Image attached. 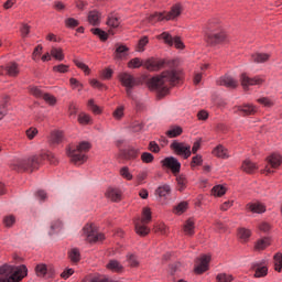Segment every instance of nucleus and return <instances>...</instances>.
<instances>
[{
  "mask_svg": "<svg viewBox=\"0 0 282 282\" xmlns=\"http://www.w3.org/2000/svg\"><path fill=\"white\" fill-rule=\"evenodd\" d=\"M182 82V73L180 70H165L160 76L152 77L148 85L152 91H156L159 96H166L169 89Z\"/></svg>",
  "mask_w": 282,
  "mask_h": 282,
  "instance_id": "nucleus-1",
  "label": "nucleus"
},
{
  "mask_svg": "<svg viewBox=\"0 0 282 282\" xmlns=\"http://www.w3.org/2000/svg\"><path fill=\"white\" fill-rule=\"evenodd\" d=\"M25 276H28L25 264L0 267V282H22Z\"/></svg>",
  "mask_w": 282,
  "mask_h": 282,
  "instance_id": "nucleus-2",
  "label": "nucleus"
},
{
  "mask_svg": "<svg viewBox=\"0 0 282 282\" xmlns=\"http://www.w3.org/2000/svg\"><path fill=\"white\" fill-rule=\"evenodd\" d=\"M41 162H43V155L41 154L28 159H17L12 164V169L19 172L33 173L41 166Z\"/></svg>",
  "mask_w": 282,
  "mask_h": 282,
  "instance_id": "nucleus-3",
  "label": "nucleus"
},
{
  "mask_svg": "<svg viewBox=\"0 0 282 282\" xmlns=\"http://www.w3.org/2000/svg\"><path fill=\"white\" fill-rule=\"evenodd\" d=\"M89 149H91V144L87 141H83L76 149L69 148L67 150V155L74 164H85V162H87V154L85 153H87Z\"/></svg>",
  "mask_w": 282,
  "mask_h": 282,
  "instance_id": "nucleus-4",
  "label": "nucleus"
},
{
  "mask_svg": "<svg viewBox=\"0 0 282 282\" xmlns=\"http://www.w3.org/2000/svg\"><path fill=\"white\" fill-rule=\"evenodd\" d=\"M151 208L144 207L142 212V217L134 220V228L137 235H140V237H147V235L151 232V229L147 227V224L151 223Z\"/></svg>",
  "mask_w": 282,
  "mask_h": 282,
  "instance_id": "nucleus-5",
  "label": "nucleus"
},
{
  "mask_svg": "<svg viewBox=\"0 0 282 282\" xmlns=\"http://www.w3.org/2000/svg\"><path fill=\"white\" fill-rule=\"evenodd\" d=\"M82 237H84L85 241H88V243H98V241H105V234L98 232V229H96L94 224H87L82 229Z\"/></svg>",
  "mask_w": 282,
  "mask_h": 282,
  "instance_id": "nucleus-6",
  "label": "nucleus"
},
{
  "mask_svg": "<svg viewBox=\"0 0 282 282\" xmlns=\"http://www.w3.org/2000/svg\"><path fill=\"white\" fill-rule=\"evenodd\" d=\"M268 165L264 167L262 173L264 175H270L274 173L273 169H279L282 164V156L280 154L273 153L267 159Z\"/></svg>",
  "mask_w": 282,
  "mask_h": 282,
  "instance_id": "nucleus-7",
  "label": "nucleus"
},
{
  "mask_svg": "<svg viewBox=\"0 0 282 282\" xmlns=\"http://www.w3.org/2000/svg\"><path fill=\"white\" fill-rule=\"evenodd\" d=\"M156 39H159V41H164V43L166 45H170V47H172V45H175L176 50H184V42H182L178 36H171L169 32L161 33L156 36Z\"/></svg>",
  "mask_w": 282,
  "mask_h": 282,
  "instance_id": "nucleus-8",
  "label": "nucleus"
},
{
  "mask_svg": "<svg viewBox=\"0 0 282 282\" xmlns=\"http://www.w3.org/2000/svg\"><path fill=\"white\" fill-rule=\"evenodd\" d=\"M162 166L165 169H170L172 171L173 175H177L182 169V163L177 161L174 156H167L164 160L161 161Z\"/></svg>",
  "mask_w": 282,
  "mask_h": 282,
  "instance_id": "nucleus-9",
  "label": "nucleus"
},
{
  "mask_svg": "<svg viewBox=\"0 0 282 282\" xmlns=\"http://www.w3.org/2000/svg\"><path fill=\"white\" fill-rule=\"evenodd\" d=\"M171 149L175 152L176 155H182L185 160H188V156L192 153L189 144L181 143L177 141H174L171 144Z\"/></svg>",
  "mask_w": 282,
  "mask_h": 282,
  "instance_id": "nucleus-10",
  "label": "nucleus"
},
{
  "mask_svg": "<svg viewBox=\"0 0 282 282\" xmlns=\"http://www.w3.org/2000/svg\"><path fill=\"white\" fill-rule=\"evenodd\" d=\"M240 83L243 89H248V87H252L254 85H263V83H265V79L261 76H256L251 78L246 74H241Z\"/></svg>",
  "mask_w": 282,
  "mask_h": 282,
  "instance_id": "nucleus-11",
  "label": "nucleus"
},
{
  "mask_svg": "<svg viewBox=\"0 0 282 282\" xmlns=\"http://www.w3.org/2000/svg\"><path fill=\"white\" fill-rule=\"evenodd\" d=\"M208 263H210V256L203 254L200 258H198L194 268L196 274H204V272L208 270Z\"/></svg>",
  "mask_w": 282,
  "mask_h": 282,
  "instance_id": "nucleus-12",
  "label": "nucleus"
},
{
  "mask_svg": "<svg viewBox=\"0 0 282 282\" xmlns=\"http://www.w3.org/2000/svg\"><path fill=\"white\" fill-rule=\"evenodd\" d=\"M234 113H239L240 116H254L257 113V108L253 105L245 104L242 106L234 107Z\"/></svg>",
  "mask_w": 282,
  "mask_h": 282,
  "instance_id": "nucleus-13",
  "label": "nucleus"
},
{
  "mask_svg": "<svg viewBox=\"0 0 282 282\" xmlns=\"http://www.w3.org/2000/svg\"><path fill=\"white\" fill-rule=\"evenodd\" d=\"M206 41L209 45H219V43H224V41H226V33H208Z\"/></svg>",
  "mask_w": 282,
  "mask_h": 282,
  "instance_id": "nucleus-14",
  "label": "nucleus"
},
{
  "mask_svg": "<svg viewBox=\"0 0 282 282\" xmlns=\"http://www.w3.org/2000/svg\"><path fill=\"white\" fill-rule=\"evenodd\" d=\"M217 85H220L223 87H229V89H235L239 86V82L237 79H234L232 76H223L217 80Z\"/></svg>",
  "mask_w": 282,
  "mask_h": 282,
  "instance_id": "nucleus-15",
  "label": "nucleus"
},
{
  "mask_svg": "<svg viewBox=\"0 0 282 282\" xmlns=\"http://www.w3.org/2000/svg\"><path fill=\"white\" fill-rule=\"evenodd\" d=\"M163 13H164L165 21H173V20L177 19V17H180V14H182V4H174L171 8V11L163 12Z\"/></svg>",
  "mask_w": 282,
  "mask_h": 282,
  "instance_id": "nucleus-16",
  "label": "nucleus"
},
{
  "mask_svg": "<svg viewBox=\"0 0 282 282\" xmlns=\"http://www.w3.org/2000/svg\"><path fill=\"white\" fill-rule=\"evenodd\" d=\"M143 67H145V69H149V72H159V69H162V67H164V62L158 59H148L143 64Z\"/></svg>",
  "mask_w": 282,
  "mask_h": 282,
  "instance_id": "nucleus-17",
  "label": "nucleus"
},
{
  "mask_svg": "<svg viewBox=\"0 0 282 282\" xmlns=\"http://www.w3.org/2000/svg\"><path fill=\"white\" fill-rule=\"evenodd\" d=\"M119 80L123 87H135V78L129 73L119 74Z\"/></svg>",
  "mask_w": 282,
  "mask_h": 282,
  "instance_id": "nucleus-18",
  "label": "nucleus"
},
{
  "mask_svg": "<svg viewBox=\"0 0 282 282\" xmlns=\"http://www.w3.org/2000/svg\"><path fill=\"white\" fill-rule=\"evenodd\" d=\"M183 231L187 237H193V235H195V219H187L183 225Z\"/></svg>",
  "mask_w": 282,
  "mask_h": 282,
  "instance_id": "nucleus-19",
  "label": "nucleus"
},
{
  "mask_svg": "<svg viewBox=\"0 0 282 282\" xmlns=\"http://www.w3.org/2000/svg\"><path fill=\"white\" fill-rule=\"evenodd\" d=\"M106 197L111 202H120L122 199V193L118 188H109L106 193Z\"/></svg>",
  "mask_w": 282,
  "mask_h": 282,
  "instance_id": "nucleus-20",
  "label": "nucleus"
},
{
  "mask_svg": "<svg viewBox=\"0 0 282 282\" xmlns=\"http://www.w3.org/2000/svg\"><path fill=\"white\" fill-rule=\"evenodd\" d=\"M247 208L250 209L251 213H257L258 215L265 213V205L262 203H249Z\"/></svg>",
  "mask_w": 282,
  "mask_h": 282,
  "instance_id": "nucleus-21",
  "label": "nucleus"
},
{
  "mask_svg": "<svg viewBox=\"0 0 282 282\" xmlns=\"http://www.w3.org/2000/svg\"><path fill=\"white\" fill-rule=\"evenodd\" d=\"M270 59V54L268 53H254L251 55V61L253 63H265Z\"/></svg>",
  "mask_w": 282,
  "mask_h": 282,
  "instance_id": "nucleus-22",
  "label": "nucleus"
},
{
  "mask_svg": "<svg viewBox=\"0 0 282 282\" xmlns=\"http://www.w3.org/2000/svg\"><path fill=\"white\" fill-rule=\"evenodd\" d=\"M35 272L37 276H45V274H50V276H52L54 274V271L47 269V265L45 264H37L35 268Z\"/></svg>",
  "mask_w": 282,
  "mask_h": 282,
  "instance_id": "nucleus-23",
  "label": "nucleus"
},
{
  "mask_svg": "<svg viewBox=\"0 0 282 282\" xmlns=\"http://www.w3.org/2000/svg\"><path fill=\"white\" fill-rule=\"evenodd\" d=\"M108 28H111L112 30H116V28L120 26V18L116 14H110L107 20Z\"/></svg>",
  "mask_w": 282,
  "mask_h": 282,
  "instance_id": "nucleus-24",
  "label": "nucleus"
},
{
  "mask_svg": "<svg viewBox=\"0 0 282 282\" xmlns=\"http://www.w3.org/2000/svg\"><path fill=\"white\" fill-rule=\"evenodd\" d=\"M7 76H11V77L19 76V64L9 63L7 65Z\"/></svg>",
  "mask_w": 282,
  "mask_h": 282,
  "instance_id": "nucleus-25",
  "label": "nucleus"
},
{
  "mask_svg": "<svg viewBox=\"0 0 282 282\" xmlns=\"http://www.w3.org/2000/svg\"><path fill=\"white\" fill-rule=\"evenodd\" d=\"M213 154L216 155V158H223V160H226L228 158V150L224 148V145H218L213 151Z\"/></svg>",
  "mask_w": 282,
  "mask_h": 282,
  "instance_id": "nucleus-26",
  "label": "nucleus"
},
{
  "mask_svg": "<svg viewBox=\"0 0 282 282\" xmlns=\"http://www.w3.org/2000/svg\"><path fill=\"white\" fill-rule=\"evenodd\" d=\"M241 169L245 171V173H254L257 170V164L252 163L250 160H246L243 161Z\"/></svg>",
  "mask_w": 282,
  "mask_h": 282,
  "instance_id": "nucleus-27",
  "label": "nucleus"
},
{
  "mask_svg": "<svg viewBox=\"0 0 282 282\" xmlns=\"http://www.w3.org/2000/svg\"><path fill=\"white\" fill-rule=\"evenodd\" d=\"M68 259H70L72 263H78V261H80V250H78V248L70 249Z\"/></svg>",
  "mask_w": 282,
  "mask_h": 282,
  "instance_id": "nucleus-28",
  "label": "nucleus"
},
{
  "mask_svg": "<svg viewBox=\"0 0 282 282\" xmlns=\"http://www.w3.org/2000/svg\"><path fill=\"white\" fill-rule=\"evenodd\" d=\"M155 193L159 197H166L167 195H171V185H161L156 188Z\"/></svg>",
  "mask_w": 282,
  "mask_h": 282,
  "instance_id": "nucleus-29",
  "label": "nucleus"
},
{
  "mask_svg": "<svg viewBox=\"0 0 282 282\" xmlns=\"http://www.w3.org/2000/svg\"><path fill=\"white\" fill-rule=\"evenodd\" d=\"M106 268L111 270V272H122V264H120V262L117 260H110Z\"/></svg>",
  "mask_w": 282,
  "mask_h": 282,
  "instance_id": "nucleus-30",
  "label": "nucleus"
},
{
  "mask_svg": "<svg viewBox=\"0 0 282 282\" xmlns=\"http://www.w3.org/2000/svg\"><path fill=\"white\" fill-rule=\"evenodd\" d=\"M88 22L90 25H98V23H100V13H98V11H90L88 14Z\"/></svg>",
  "mask_w": 282,
  "mask_h": 282,
  "instance_id": "nucleus-31",
  "label": "nucleus"
},
{
  "mask_svg": "<svg viewBox=\"0 0 282 282\" xmlns=\"http://www.w3.org/2000/svg\"><path fill=\"white\" fill-rule=\"evenodd\" d=\"M51 56L56 61H65V55L63 54V48L52 47Z\"/></svg>",
  "mask_w": 282,
  "mask_h": 282,
  "instance_id": "nucleus-32",
  "label": "nucleus"
},
{
  "mask_svg": "<svg viewBox=\"0 0 282 282\" xmlns=\"http://www.w3.org/2000/svg\"><path fill=\"white\" fill-rule=\"evenodd\" d=\"M2 224L6 228H12L17 224V218L13 215L4 216Z\"/></svg>",
  "mask_w": 282,
  "mask_h": 282,
  "instance_id": "nucleus-33",
  "label": "nucleus"
},
{
  "mask_svg": "<svg viewBox=\"0 0 282 282\" xmlns=\"http://www.w3.org/2000/svg\"><path fill=\"white\" fill-rule=\"evenodd\" d=\"M182 127L176 126L172 127L170 130L166 131L167 138H177V135H182Z\"/></svg>",
  "mask_w": 282,
  "mask_h": 282,
  "instance_id": "nucleus-34",
  "label": "nucleus"
},
{
  "mask_svg": "<svg viewBox=\"0 0 282 282\" xmlns=\"http://www.w3.org/2000/svg\"><path fill=\"white\" fill-rule=\"evenodd\" d=\"M176 182H177V191L182 193V191L186 188V184H188L186 176L184 175L176 176Z\"/></svg>",
  "mask_w": 282,
  "mask_h": 282,
  "instance_id": "nucleus-35",
  "label": "nucleus"
},
{
  "mask_svg": "<svg viewBox=\"0 0 282 282\" xmlns=\"http://www.w3.org/2000/svg\"><path fill=\"white\" fill-rule=\"evenodd\" d=\"M149 23L153 25V23H158V21H166L164 18V13H153L148 17Z\"/></svg>",
  "mask_w": 282,
  "mask_h": 282,
  "instance_id": "nucleus-36",
  "label": "nucleus"
},
{
  "mask_svg": "<svg viewBox=\"0 0 282 282\" xmlns=\"http://www.w3.org/2000/svg\"><path fill=\"white\" fill-rule=\"evenodd\" d=\"M188 208L187 202H181L178 205L174 207V214L175 215H182L183 213H186Z\"/></svg>",
  "mask_w": 282,
  "mask_h": 282,
  "instance_id": "nucleus-37",
  "label": "nucleus"
},
{
  "mask_svg": "<svg viewBox=\"0 0 282 282\" xmlns=\"http://www.w3.org/2000/svg\"><path fill=\"white\" fill-rule=\"evenodd\" d=\"M51 142L53 144H61V142H63V132H61V131L52 132Z\"/></svg>",
  "mask_w": 282,
  "mask_h": 282,
  "instance_id": "nucleus-38",
  "label": "nucleus"
},
{
  "mask_svg": "<svg viewBox=\"0 0 282 282\" xmlns=\"http://www.w3.org/2000/svg\"><path fill=\"white\" fill-rule=\"evenodd\" d=\"M216 281H218V282H232V281H235V276H232V274H228V273H219L216 276Z\"/></svg>",
  "mask_w": 282,
  "mask_h": 282,
  "instance_id": "nucleus-39",
  "label": "nucleus"
},
{
  "mask_svg": "<svg viewBox=\"0 0 282 282\" xmlns=\"http://www.w3.org/2000/svg\"><path fill=\"white\" fill-rule=\"evenodd\" d=\"M112 118H115V120H122V118H124V106L117 107L112 112Z\"/></svg>",
  "mask_w": 282,
  "mask_h": 282,
  "instance_id": "nucleus-40",
  "label": "nucleus"
},
{
  "mask_svg": "<svg viewBox=\"0 0 282 282\" xmlns=\"http://www.w3.org/2000/svg\"><path fill=\"white\" fill-rule=\"evenodd\" d=\"M212 193L215 197H221L223 195H226V187L216 185L213 187Z\"/></svg>",
  "mask_w": 282,
  "mask_h": 282,
  "instance_id": "nucleus-41",
  "label": "nucleus"
},
{
  "mask_svg": "<svg viewBox=\"0 0 282 282\" xmlns=\"http://www.w3.org/2000/svg\"><path fill=\"white\" fill-rule=\"evenodd\" d=\"M127 52H129V48L124 45H119L116 48V58H122L127 56Z\"/></svg>",
  "mask_w": 282,
  "mask_h": 282,
  "instance_id": "nucleus-42",
  "label": "nucleus"
},
{
  "mask_svg": "<svg viewBox=\"0 0 282 282\" xmlns=\"http://www.w3.org/2000/svg\"><path fill=\"white\" fill-rule=\"evenodd\" d=\"M128 67L130 69H138L139 67H142V59L140 57H135L129 61Z\"/></svg>",
  "mask_w": 282,
  "mask_h": 282,
  "instance_id": "nucleus-43",
  "label": "nucleus"
},
{
  "mask_svg": "<svg viewBox=\"0 0 282 282\" xmlns=\"http://www.w3.org/2000/svg\"><path fill=\"white\" fill-rule=\"evenodd\" d=\"M268 246H270V239H268V238L260 239L256 243V250H265V248H268Z\"/></svg>",
  "mask_w": 282,
  "mask_h": 282,
  "instance_id": "nucleus-44",
  "label": "nucleus"
},
{
  "mask_svg": "<svg viewBox=\"0 0 282 282\" xmlns=\"http://www.w3.org/2000/svg\"><path fill=\"white\" fill-rule=\"evenodd\" d=\"M72 89H77V91H83V88L85 87L83 83H80L78 79L72 77L69 79Z\"/></svg>",
  "mask_w": 282,
  "mask_h": 282,
  "instance_id": "nucleus-45",
  "label": "nucleus"
},
{
  "mask_svg": "<svg viewBox=\"0 0 282 282\" xmlns=\"http://www.w3.org/2000/svg\"><path fill=\"white\" fill-rule=\"evenodd\" d=\"M138 153H140V151H138V149L130 148L126 151V159L127 160H135V158H138Z\"/></svg>",
  "mask_w": 282,
  "mask_h": 282,
  "instance_id": "nucleus-46",
  "label": "nucleus"
},
{
  "mask_svg": "<svg viewBox=\"0 0 282 282\" xmlns=\"http://www.w3.org/2000/svg\"><path fill=\"white\" fill-rule=\"evenodd\" d=\"M29 91H30V94H31L32 96H34L35 98H43V96L45 95V94H43V91L40 90V88L36 87V86H30V87H29Z\"/></svg>",
  "mask_w": 282,
  "mask_h": 282,
  "instance_id": "nucleus-47",
  "label": "nucleus"
},
{
  "mask_svg": "<svg viewBox=\"0 0 282 282\" xmlns=\"http://www.w3.org/2000/svg\"><path fill=\"white\" fill-rule=\"evenodd\" d=\"M93 34L96 36H99L100 41H107L108 34L107 32L100 30V29H91Z\"/></svg>",
  "mask_w": 282,
  "mask_h": 282,
  "instance_id": "nucleus-48",
  "label": "nucleus"
},
{
  "mask_svg": "<svg viewBox=\"0 0 282 282\" xmlns=\"http://www.w3.org/2000/svg\"><path fill=\"white\" fill-rule=\"evenodd\" d=\"M78 122L79 124H89V122H91V117H89V115L82 112L78 116Z\"/></svg>",
  "mask_w": 282,
  "mask_h": 282,
  "instance_id": "nucleus-49",
  "label": "nucleus"
},
{
  "mask_svg": "<svg viewBox=\"0 0 282 282\" xmlns=\"http://www.w3.org/2000/svg\"><path fill=\"white\" fill-rule=\"evenodd\" d=\"M120 175L124 180H128V181L133 180V175L131 174V172H129V167H127V166L121 167Z\"/></svg>",
  "mask_w": 282,
  "mask_h": 282,
  "instance_id": "nucleus-50",
  "label": "nucleus"
},
{
  "mask_svg": "<svg viewBox=\"0 0 282 282\" xmlns=\"http://www.w3.org/2000/svg\"><path fill=\"white\" fill-rule=\"evenodd\" d=\"M274 265H275L276 272H281V269H282V253H276L274 256Z\"/></svg>",
  "mask_w": 282,
  "mask_h": 282,
  "instance_id": "nucleus-51",
  "label": "nucleus"
},
{
  "mask_svg": "<svg viewBox=\"0 0 282 282\" xmlns=\"http://www.w3.org/2000/svg\"><path fill=\"white\" fill-rule=\"evenodd\" d=\"M53 72H58L59 74H67V72H69V66L65 64H59L53 67Z\"/></svg>",
  "mask_w": 282,
  "mask_h": 282,
  "instance_id": "nucleus-52",
  "label": "nucleus"
},
{
  "mask_svg": "<svg viewBox=\"0 0 282 282\" xmlns=\"http://www.w3.org/2000/svg\"><path fill=\"white\" fill-rule=\"evenodd\" d=\"M88 107L93 111V113L99 115L102 112L100 107L94 102V99L88 100Z\"/></svg>",
  "mask_w": 282,
  "mask_h": 282,
  "instance_id": "nucleus-53",
  "label": "nucleus"
},
{
  "mask_svg": "<svg viewBox=\"0 0 282 282\" xmlns=\"http://www.w3.org/2000/svg\"><path fill=\"white\" fill-rule=\"evenodd\" d=\"M238 235H239V238L242 239V241H247L251 232L249 229L241 228L239 229Z\"/></svg>",
  "mask_w": 282,
  "mask_h": 282,
  "instance_id": "nucleus-54",
  "label": "nucleus"
},
{
  "mask_svg": "<svg viewBox=\"0 0 282 282\" xmlns=\"http://www.w3.org/2000/svg\"><path fill=\"white\" fill-rule=\"evenodd\" d=\"M25 134L29 140H34V138H36V135H39V130L36 128H29L25 131Z\"/></svg>",
  "mask_w": 282,
  "mask_h": 282,
  "instance_id": "nucleus-55",
  "label": "nucleus"
},
{
  "mask_svg": "<svg viewBox=\"0 0 282 282\" xmlns=\"http://www.w3.org/2000/svg\"><path fill=\"white\" fill-rule=\"evenodd\" d=\"M128 262L131 268H138V265L140 264V262L138 261V257H135V254L133 253L128 254Z\"/></svg>",
  "mask_w": 282,
  "mask_h": 282,
  "instance_id": "nucleus-56",
  "label": "nucleus"
},
{
  "mask_svg": "<svg viewBox=\"0 0 282 282\" xmlns=\"http://www.w3.org/2000/svg\"><path fill=\"white\" fill-rule=\"evenodd\" d=\"M265 274H268V268H265V267H258L256 269L254 276L257 279H261V276H265Z\"/></svg>",
  "mask_w": 282,
  "mask_h": 282,
  "instance_id": "nucleus-57",
  "label": "nucleus"
},
{
  "mask_svg": "<svg viewBox=\"0 0 282 282\" xmlns=\"http://www.w3.org/2000/svg\"><path fill=\"white\" fill-rule=\"evenodd\" d=\"M40 155H43L42 162H43V160H48V162H51V164H56V155H54V153L47 152V153L40 154Z\"/></svg>",
  "mask_w": 282,
  "mask_h": 282,
  "instance_id": "nucleus-58",
  "label": "nucleus"
},
{
  "mask_svg": "<svg viewBox=\"0 0 282 282\" xmlns=\"http://www.w3.org/2000/svg\"><path fill=\"white\" fill-rule=\"evenodd\" d=\"M74 63H75L76 67L82 69L85 74H89V66H87V64H85L78 59H74Z\"/></svg>",
  "mask_w": 282,
  "mask_h": 282,
  "instance_id": "nucleus-59",
  "label": "nucleus"
},
{
  "mask_svg": "<svg viewBox=\"0 0 282 282\" xmlns=\"http://www.w3.org/2000/svg\"><path fill=\"white\" fill-rule=\"evenodd\" d=\"M141 160L145 164H151V162H153L154 158H153V154H151L149 152H144L141 154Z\"/></svg>",
  "mask_w": 282,
  "mask_h": 282,
  "instance_id": "nucleus-60",
  "label": "nucleus"
},
{
  "mask_svg": "<svg viewBox=\"0 0 282 282\" xmlns=\"http://www.w3.org/2000/svg\"><path fill=\"white\" fill-rule=\"evenodd\" d=\"M62 223L61 220H55L51 223V230L48 231V235H54L56 230L61 229Z\"/></svg>",
  "mask_w": 282,
  "mask_h": 282,
  "instance_id": "nucleus-61",
  "label": "nucleus"
},
{
  "mask_svg": "<svg viewBox=\"0 0 282 282\" xmlns=\"http://www.w3.org/2000/svg\"><path fill=\"white\" fill-rule=\"evenodd\" d=\"M258 102L263 105V107H272L274 105V101L267 97L259 98Z\"/></svg>",
  "mask_w": 282,
  "mask_h": 282,
  "instance_id": "nucleus-62",
  "label": "nucleus"
},
{
  "mask_svg": "<svg viewBox=\"0 0 282 282\" xmlns=\"http://www.w3.org/2000/svg\"><path fill=\"white\" fill-rule=\"evenodd\" d=\"M65 24L67 28H78V20L74 18H68L65 20Z\"/></svg>",
  "mask_w": 282,
  "mask_h": 282,
  "instance_id": "nucleus-63",
  "label": "nucleus"
},
{
  "mask_svg": "<svg viewBox=\"0 0 282 282\" xmlns=\"http://www.w3.org/2000/svg\"><path fill=\"white\" fill-rule=\"evenodd\" d=\"M42 98L45 100V102H48V105H56V97L50 94H44Z\"/></svg>",
  "mask_w": 282,
  "mask_h": 282,
  "instance_id": "nucleus-64",
  "label": "nucleus"
}]
</instances>
